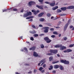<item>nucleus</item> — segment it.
<instances>
[{
	"instance_id": "obj_1",
	"label": "nucleus",
	"mask_w": 74,
	"mask_h": 74,
	"mask_svg": "<svg viewBox=\"0 0 74 74\" xmlns=\"http://www.w3.org/2000/svg\"><path fill=\"white\" fill-rule=\"evenodd\" d=\"M50 52H51V53H49L47 54V55H52V53L53 54H55L57 53L58 52V51L57 50H50Z\"/></svg>"
},
{
	"instance_id": "obj_2",
	"label": "nucleus",
	"mask_w": 74,
	"mask_h": 74,
	"mask_svg": "<svg viewBox=\"0 0 74 74\" xmlns=\"http://www.w3.org/2000/svg\"><path fill=\"white\" fill-rule=\"evenodd\" d=\"M61 63H64L65 64H70V62L69 61H67L66 60H62L60 61Z\"/></svg>"
},
{
	"instance_id": "obj_3",
	"label": "nucleus",
	"mask_w": 74,
	"mask_h": 74,
	"mask_svg": "<svg viewBox=\"0 0 74 74\" xmlns=\"http://www.w3.org/2000/svg\"><path fill=\"white\" fill-rule=\"evenodd\" d=\"M36 7H37V8H39V9H40L41 10H43V7H44V6H39L38 5H36Z\"/></svg>"
},
{
	"instance_id": "obj_4",
	"label": "nucleus",
	"mask_w": 74,
	"mask_h": 74,
	"mask_svg": "<svg viewBox=\"0 0 74 74\" xmlns=\"http://www.w3.org/2000/svg\"><path fill=\"white\" fill-rule=\"evenodd\" d=\"M74 6H69L67 8V9H74Z\"/></svg>"
},
{
	"instance_id": "obj_5",
	"label": "nucleus",
	"mask_w": 74,
	"mask_h": 74,
	"mask_svg": "<svg viewBox=\"0 0 74 74\" xmlns=\"http://www.w3.org/2000/svg\"><path fill=\"white\" fill-rule=\"evenodd\" d=\"M33 56L35 57H37L38 56V54L36 52L34 51V52Z\"/></svg>"
},
{
	"instance_id": "obj_6",
	"label": "nucleus",
	"mask_w": 74,
	"mask_h": 74,
	"mask_svg": "<svg viewBox=\"0 0 74 74\" xmlns=\"http://www.w3.org/2000/svg\"><path fill=\"white\" fill-rule=\"evenodd\" d=\"M35 4V2H34L31 1L29 3V4L30 6L32 5H33V4Z\"/></svg>"
},
{
	"instance_id": "obj_7",
	"label": "nucleus",
	"mask_w": 74,
	"mask_h": 74,
	"mask_svg": "<svg viewBox=\"0 0 74 74\" xmlns=\"http://www.w3.org/2000/svg\"><path fill=\"white\" fill-rule=\"evenodd\" d=\"M61 47H60V50H63L64 49H66V47L64 46H62V45H61Z\"/></svg>"
},
{
	"instance_id": "obj_8",
	"label": "nucleus",
	"mask_w": 74,
	"mask_h": 74,
	"mask_svg": "<svg viewBox=\"0 0 74 74\" xmlns=\"http://www.w3.org/2000/svg\"><path fill=\"white\" fill-rule=\"evenodd\" d=\"M32 12H34V15H37V13L36 11V10H32Z\"/></svg>"
},
{
	"instance_id": "obj_9",
	"label": "nucleus",
	"mask_w": 74,
	"mask_h": 74,
	"mask_svg": "<svg viewBox=\"0 0 74 74\" xmlns=\"http://www.w3.org/2000/svg\"><path fill=\"white\" fill-rule=\"evenodd\" d=\"M61 45H57L54 46L55 48H60L61 47Z\"/></svg>"
},
{
	"instance_id": "obj_10",
	"label": "nucleus",
	"mask_w": 74,
	"mask_h": 74,
	"mask_svg": "<svg viewBox=\"0 0 74 74\" xmlns=\"http://www.w3.org/2000/svg\"><path fill=\"white\" fill-rule=\"evenodd\" d=\"M50 5L51 6H52V7L54 6L55 5V1H54L53 3H50Z\"/></svg>"
},
{
	"instance_id": "obj_11",
	"label": "nucleus",
	"mask_w": 74,
	"mask_h": 74,
	"mask_svg": "<svg viewBox=\"0 0 74 74\" xmlns=\"http://www.w3.org/2000/svg\"><path fill=\"white\" fill-rule=\"evenodd\" d=\"M29 50H32V51H35V47H33L29 49Z\"/></svg>"
},
{
	"instance_id": "obj_12",
	"label": "nucleus",
	"mask_w": 74,
	"mask_h": 74,
	"mask_svg": "<svg viewBox=\"0 0 74 74\" xmlns=\"http://www.w3.org/2000/svg\"><path fill=\"white\" fill-rule=\"evenodd\" d=\"M28 14H27V13H25L23 15V17L24 18H26V17H27L28 16Z\"/></svg>"
},
{
	"instance_id": "obj_13",
	"label": "nucleus",
	"mask_w": 74,
	"mask_h": 74,
	"mask_svg": "<svg viewBox=\"0 0 74 74\" xmlns=\"http://www.w3.org/2000/svg\"><path fill=\"white\" fill-rule=\"evenodd\" d=\"M66 9H67V8L66 7L62 8H61V9L62 11H65V10H66Z\"/></svg>"
},
{
	"instance_id": "obj_14",
	"label": "nucleus",
	"mask_w": 74,
	"mask_h": 74,
	"mask_svg": "<svg viewBox=\"0 0 74 74\" xmlns=\"http://www.w3.org/2000/svg\"><path fill=\"white\" fill-rule=\"evenodd\" d=\"M59 66L58 65H55L53 67L54 68V69H58V68L59 67Z\"/></svg>"
},
{
	"instance_id": "obj_15",
	"label": "nucleus",
	"mask_w": 74,
	"mask_h": 74,
	"mask_svg": "<svg viewBox=\"0 0 74 74\" xmlns=\"http://www.w3.org/2000/svg\"><path fill=\"white\" fill-rule=\"evenodd\" d=\"M44 40H45V41H47L48 40H49V38L48 37H45V38H44Z\"/></svg>"
},
{
	"instance_id": "obj_16",
	"label": "nucleus",
	"mask_w": 74,
	"mask_h": 74,
	"mask_svg": "<svg viewBox=\"0 0 74 74\" xmlns=\"http://www.w3.org/2000/svg\"><path fill=\"white\" fill-rule=\"evenodd\" d=\"M44 13L42 12L40 14L38 15V16L39 17H41L42 16V15H44Z\"/></svg>"
},
{
	"instance_id": "obj_17",
	"label": "nucleus",
	"mask_w": 74,
	"mask_h": 74,
	"mask_svg": "<svg viewBox=\"0 0 74 74\" xmlns=\"http://www.w3.org/2000/svg\"><path fill=\"white\" fill-rule=\"evenodd\" d=\"M34 17L32 16H29L26 18V19H30L31 18H33Z\"/></svg>"
},
{
	"instance_id": "obj_18",
	"label": "nucleus",
	"mask_w": 74,
	"mask_h": 74,
	"mask_svg": "<svg viewBox=\"0 0 74 74\" xmlns=\"http://www.w3.org/2000/svg\"><path fill=\"white\" fill-rule=\"evenodd\" d=\"M58 6H56V7H53L52 8V10H56V9H57V8H58Z\"/></svg>"
},
{
	"instance_id": "obj_19",
	"label": "nucleus",
	"mask_w": 74,
	"mask_h": 74,
	"mask_svg": "<svg viewBox=\"0 0 74 74\" xmlns=\"http://www.w3.org/2000/svg\"><path fill=\"white\" fill-rule=\"evenodd\" d=\"M30 32V33H32V34H35V33H36V31H35V30H34L32 31H31Z\"/></svg>"
},
{
	"instance_id": "obj_20",
	"label": "nucleus",
	"mask_w": 74,
	"mask_h": 74,
	"mask_svg": "<svg viewBox=\"0 0 74 74\" xmlns=\"http://www.w3.org/2000/svg\"><path fill=\"white\" fill-rule=\"evenodd\" d=\"M52 60H53V57L52 56H51L49 58V61L50 62L52 61Z\"/></svg>"
},
{
	"instance_id": "obj_21",
	"label": "nucleus",
	"mask_w": 74,
	"mask_h": 74,
	"mask_svg": "<svg viewBox=\"0 0 74 74\" xmlns=\"http://www.w3.org/2000/svg\"><path fill=\"white\" fill-rule=\"evenodd\" d=\"M45 33H48V28H45V29L44 31Z\"/></svg>"
},
{
	"instance_id": "obj_22",
	"label": "nucleus",
	"mask_w": 74,
	"mask_h": 74,
	"mask_svg": "<svg viewBox=\"0 0 74 74\" xmlns=\"http://www.w3.org/2000/svg\"><path fill=\"white\" fill-rule=\"evenodd\" d=\"M27 14H28V16H29L30 15H32V12H27Z\"/></svg>"
},
{
	"instance_id": "obj_23",
	"label": "nucleus",
	"mask_w": 74,
	"mask_h": 74,
	"mask_svg": "<svg viewBox=\"0 0 74 74\" xmlns=\"http://www.w3.org/2000/svg\"><path fill=\"white\" fill-rule=\"evenodd\" d=\"M59 61H53L52 62L53 64H55V63H59Z\"/></svg>"
},
{
	"instance_id": "obj_24",
	"label": "nucleus",
	"mask_w": 74,
	"mask_h": 74,
	"mask_svg": "<svg viewBox=\"0 0 74 74\" xmlns=\"http://www.w3.org/2000/svg\"><path fill=\"white\" fill-rule=\"evenodd\" d=\"M40 21V22H44V18H41L39 19Z\"/></svg>"
},
{
	"instance_id": "obj_25",
	"label": "nucleus",
	"mask_w": 74,
	"mask_h": 74,
	"mask_svg": "<svg viewBox=\"0 0 74 74\" xmlns=\"http://www.w3.org/2000/svg\"><path fill=\"white\" fill-rule=\"evenodd\" d=\"M51 41L52 40L49 39V40L46 41V42L47 43H49V42H51Z\"/></svg>"
},
{
	"instance_id": "obj_26",
	"label": "nucleus",
	"mask_w": 74,
	"mask_h": 74,
	"mask_svg": "<svg viewBox=\"0 0 74 74\" xmlns=\"http://www.w3.org/2000/svg\"><path fill=\"white\" fill-rule=\"evenodd\" d=\"M67 52H72V50L71 49H68L67 50Z\"/></svg>"
},
{
	"instance_id": "obj_27",
	"label": "nucleus",
	"mask_w": 74,
	"mask_h": 74,
	"mask_svg": "<svg viewBox=\"0 0 74 74\" xmlns=\"http://www.w3.org/2000/svg\"><path fill=\"white\" fill-rule=\"evenodd\" d=\"M69 25V24L68 23H67L64 26V28H67V26H68V25Z\"/></svg>"
},
{
	"instance_id": "obj_28",
	"label": "nucleus",
	"mask_w": 74,
	"mask_h": 74,
	"mask_svg": "<svg viewBox=\"0 0 74 74\" xmlns=\"http://www.w3.org/2000/svg\"><path fill=\"white\" fill-rule=\"evenodd\" d=\"M43 62V61L42 60L40 61L39 62V63L38 64V66H40V64H41V63H42Z\"/></svg>"
},
{
	"instance_id": "obj_29",
	"label": "nucleus",
	"mask_w": 74,
	"mask_h": 74,
	"mask_svg": "<svg viewBox=\"0 0 74 74\" xmlns=\"http://www.w3.org/2000/svg\"><path fill=\"white\" fill-rule=\"evenodd\" d=\"M40 47L41 48H44V46L43 44H41L40 45Z\"/></svg>"
},
{
	"instance_id": "obj_30",
	"label": "nucleus",
	"mask_w": 74,
	"mask_h": 74,
	"mask_svg": "<svg viewBox=\"0 0 74 74\" xmlns=\"http://www.w3.org/2000/svg\"><path fill=\"white\" fill-rule=\"evenodd\" d=\"M47 16L48 17H50V16H51V14H50L49 13L47 14Z\"/></svg>"
},
{
	"instance_id": "obj_31",
	"label": "nucleus",
	"mask_w": 74,
	"mask_h": 74,
	"mask_svg": "<svg viewBox=\"0 0 74 74\" xmlns=\"http://www.w3.org/2000/svg\"><path fill=\"white\" fill-rule=\"evenodd\" d=\"M24 49L25 51H27V52L28 51V50H27V49L26 47H24Z\"/></svg>"
},
{
	"instance_id": "obj_32",
	"label": "nucleus",
	"mask_w": 74,
	"mask_h": 74,
	"mask_svg": "<svg viewBox=\"0 0 74 74\" xmlns=\"http://www.w3.org/2000/svg\"><path fill=\"white\" fill-rule=\"evenodd\" d=\"M57 12L58 13L61 12H62V11L61 10L58 9L57 10Z\"/></svg>"
},
{
	"instance_id": "obj_33",
	"label": "nucleus",
	"mask_w": 74,
	"mask_h": 74,
	"mask_svg": "<svg viewBox=\"0 0 74 74\" xmlns=\"http://www.w3.org/2000/svg\"><path fill=\"white\" fill-rule=\"evenodd\" d=\"M53 33L54 34H57L58 32H53Z\"/></svg>"
},
{
	"instance_id": "obj_34",
	"label": "nucleus",
	"mask_w": 74,
	"mask_h": 74,
	"mask_svg": "<svg viewBox=\"0 0 74 74\" xmlns=\"http://www.w3.org/2000/svg\"><path fill=\"white\" fill-rule=\"evenodd\" d=\"M60 69L61 70H63V67L62 66H60Z\"/></svg>"
},
{
	"instance_id": "obj_35",
	"label": "nucleus",
	"mask_w": 74,
	"mask_h": 74,
	"mask_svg": "<svg viewBox=\"0 0 74 74\" xmlns=\"http://www.w3.org/2000/svg\"><path fill=\"white\" fill-rule=\"evenodd\" d=\"M42 69H43V68L40 67L39 69V70H40V71H42Z\"/></svg>"
},
{
	"instance_id": "obj_36",
	"label": "nucleus",
	"mask_w": 74,
	"mask_h": 74,
	"mask_svg": "<svg viewBox=\"0 0 74 74\" xmlns=\"http://www.w3.org/2000/svg\"><path fill=\"white\" fill-rule=\"evenodd\" d=\"M74 45V43L73 45L71 44L69 45V47H73Z\"/></svg>"
},
{
	"instance_id": "obj_37",
	"label": "nucleus",
	"mask_w": 74,
	"mask_h": 74,
	"mask_svg": "<svg viewBox=\"0 0 74 74\" xmlns=\"http://www.w3.org/2000/svg\"><path fill=\"white\" fill-rule=\"evenodd\" d=\"M67 38L66 37H65L64 38V41H66L67 40Z\"/></svg>"
},
{
	"instance_id": "obj_38",
	"label": "nucleus",
	"mask_w": 74,
	"mask_h": 74,
	"mask_svg": "<svg viewBox=\"0 0 74 74\" xmlns=\"http://www.w3.org/2000/svg\"><path fill=\"white\" fill-rule=\"evenodd\" d=\"M45 4H50V2H49L48 1H46L45 2Z\"/></svg>"
},
{
	"instance_id": "obj_39",
	"label": "nucleus",
	"mask_w": 74,
	"mask_h": 74,
	"mask_svg": "<svg viewBox=\"0 0 74 74\" xmlns=\"http://www.w3.org/2000/svg\"><path fill=\"white\" fill-rule=\"evenodd\" d=\"M30 40H32V41H34V38L33 37H31L30 38Z\"/></svg>"
},
{
	"instance_id": "obj_40",
	"label": "nucleus",
	"mask_w": 74,
	"mask_h": 74,
	"mask_svg": "<svg viewBox=\"0 0 74 74\" xmlns=\"http://www.w3.org/2000/svg\"><path fill=\"white\" fill-rule=\"evenodd\" d=\"M38 1L40 3H42L44 1V0H38Z\"/></svg>"
},
{
	"instance_id": "obj_41",
	"label": "nucleus",
	"mask_w": 74,
	"mask_h": 74,
	"mask_svg": "<svg viewBox=\"0 0 74 74\" xmlns=\"http://www.w3.org/2000/svg\"><path fill=\"white\" fill-rule=\"evenodd\" d=\"M50 30L51 32H53L54 31V29L53 28L50 29Z\"/></svg>"
},
{
	"instance_id": "obj_42",
	"label": "nucleus",
	"mask_w": 74,
	"mask_h": 74,
	"mask_svg": "<svg viewBox=\"0 0 74 74\" xmlns=\"http://www.w3.org/2000/svg\"><path fill=\"white\" fill-rule=\"evenodd\" d=\"M60 16H64V15H66V14H60Z\"/></svg>"
},
{
	"instance_id": "obj_43",
	"label": "nucleus",
	"mask_w": 74,
	"mask_h": 74,
	"mask_svg": "<svg viewBox=\"0 0 74 74\" xmlns=\"http://www.w3.org/2000/svg\"><path fill=\"white\" fill-rule=\"evenodd\" d=\"M34 37H38V34H34Z\"/></svg>"
},
{
	"instance_id": "obj_44",
	"label": "nucleus",
	"mask_w": 74,
	"mask_h": 74,
	"mask_svg": "<svg viewBox=\"0 0 74 74\" xmlns=\"http://www.w3.org/2000/svg\"><path fill=\"white\" fill-rule=\"evenodd\" d=\"M52 73L53 74H55L56 73V71L53 70L52 71Z\"/></svg>"
},
{
	"instance_id": "obj_45",
	"label": "nucleus",
	"mask_w": 74,
	"mask_h": 74,
	"mask_svg": "<svg viewBox=\"0 0 74 74\" xmlns=\"http://www.w3.org/2000/svg\"><path fill=\"white\" fill-rule=\"evenodd\" d=\"M51 37H52V38H55V36L54 35H52L51 36Z\"/></svg>"
},
{
	"instance_id": "obj_46",
	"label": "nucleus",
	"mask_w": 74,
	"mask_h": 74,
	"mask_svg": "<svg viewBox=\"0 0 74 74\" xmlns=\"http://www.w3.org/2000/svg\"><path fill=\"white\" fill-rule=\"evenodd\" d=\"M17 10H18L16 9H13V11H16Z\"/></svg>"
},
{
	"instance_id": "obj_47",
	"label": "nucleus",
	"mask_w": 74,
	"mask_h": 74,
	"mask_svg": "<svg viewBox=\"0 0 74 74\" xmlns=\"http://www.w3.org/2000/svg\"><path fill=\"white\" fill-rule=\"evenodd\" d=\"M51 19H54V17L53 16H52L51 17Z\"/></svg>"
},
{
	"instance_id": "obj_48",
	"label": "nucleus",
	"mask_w": 74,
	"mask_h": 74,
	"mask_svg": "<svg viewBox=\"0 0 74 74\" xmlns=\"http://www.w3.org/2000/svg\"><path fill=\"white\" fill-rule=\"evenodd\" d=\"M37 70L36 69H34V73H36V72H37Z\"/></svg>"
},
{
	"instance_id": "obj_49",
	"label": "nucleus",
	"mask_w": 74,
	"mask_h": 74,
	"mask_svg": "<svg viewBox=\"0 0 74 74\" xmlns=\"http://www.w3.org/2000/svg\"><path fill=\"white\" fill-rule=\"evenodd\" d=\"M32 26L33 28H36V27L34 25H32Z\"/></svg>"
},
{
	"instance_id": "obj_50",
	"label": "nucleus",
	"mask_w": 74,
	"mask_h": 74,
	"mask_svg": "<svg viewBox=\"0 0 74 74\" xmlns=\"http://www.w3.org/2000/svg\"><path fill=\"white\" fill-rule=\"evenodd\" d=\"M28 74H32V71H30L28 73Z\"/></svg>"
},
{
	"instance_id": "obj_51",
	"label": "nucleus",
	"mask_w": 74,
	"mask_h": 74,
	"mask_svg": "<svg viewBox=\"0 0 74 74\" xmlns=\"http://www.w3.org/2000/svg\"><path fill=\"white\" fill-rule=\"evenodd\" d=\"M50 68L52 69H53V66H52V65H51L50 66Z\"/></svg>"
},
{
	"instance_id": "obj_52",
	"label": "nucleus",
	"mask_w": 74,
	"mask_h": 74,
	"mask_svg": "<svg viewBox=\"0 0 74 74\" xmlns=\"http://www.w3.org/2000/svg\"><path fill=\"white\" fill-rule=\"evenodd\" d=\"M7 11V9H4L3 10V12H5V11Z\"/></svg>"
},
{
	"instance_id": "obj_53",
	"label": "nucleus",
	"mask_w": 74,
	"mask_h": 74,
	"mask_svg": "<svg viewBox=\"0 0 74 74\" xmlns=\"http://www.w3.org/2000/svg\"><path fill=\"white\" fill-rule=\"evenodd\" d=\"M46 66L47 65H46V64H44L43 65V67H44V68H45V67H46Z\"/></svg>"
},
{
	"instance_id": "obj_54",
	"label": "nucleus",
	"mask_w": 74,
	"mask_h": 74,
	"mask_svg": "<svg viewBox=\"0 0 74 74\" xmlns=\"http://www.w3.org/2000/svg\"><path fill=\"white\" fill-rule=\"evenodd\" d=\"M25 66H29V65L28 64H25Z\"/></svg>"
},
{
	"instance_id": "obj_55",
	"label": "nucleus",
	"mask_w": 74,
	"mask_h": 74,
	"mask_svg": "<svg viewBox=\"0 0 74 74\" xmlns=\"http://www.w3.org/2000/svg\"><path fill=\"white\" fill-rule=\"evenodd\" d=\"M23 12V9L21 11V12Z\"/></svg>"
},
{
	"instance_id": "obj_56",
	"label": "nucleus",
	"mask_w": 74,
	"mask_h": 74,
	"mask_svg": "<svg viewBox=\"0 0 74 74\" xmlns=\"http://www.w3.org/2000/svg\"><path fill=\"white\" fill-rule=\"evenodd\" d=\"M41 72L42 73H44V72H45V71L44 70H43Z\"/></svg>"
},
{
	"instance_id": "obj_57",
	"label": "nucleus",
	"mask_w": 74,
	"mask_h": 74,
	"mask_svg": "<svg viewBox=\"0 0 74 74\" xmlns=\"http://www.w3.org/2000/svg\"><path fill=\"white\" fill-rule=\"evenodd\" d=\"M40 12V10H37L36 12H37V13H38V12Z\"/></svg>"
},
{
	"instance_id": "obj_58",
	"label": "nucleus",
	"mask_w": 74,
	"mask_h": 74,
	"mask_svg": "<svg viewBox=\"0 0 74 74\" xmlns=\"http://www.w3.org/2000/svg\"><path fill=\"white\" fill-rule=\"evenodd\" d=\"M57 56L58 57H60V55H59V54H57Z\"/></svg>"
},
{
	"instance_id": "obj_59",
	"label": "nucleus",
	"mask_w": 74,
	"mask_h": 74,
	"mask_svg": "<svg viewBox=\"0 0 74 74\" xmlns=\"http://www.w3.org/2000/svg\"><path fill=\"white\" fill-rule=\"evenodd\" d=\"M39 26L40 27H42V25H39Z\"/></svg>"
},
{
	"instance_id": "obj_60",
	"label": "nucleus",
	"mask_w": 74,
	"mask_h": 74,
	"mask_svg": "<svg viewBox=\"0 0 74 74\" xmlns=\"http://www.w3.org/2000/svg\"><path fill=\"white\" fill-rule=\"evenodd\" d=\"M44 64V62H42L41 64V66H42V65H43V64Z\"/></svg>"
},
{
	"instance_id": "obj_61",
	"label": "nucleus",
	"mask_w": 74,
	"mask_h": 74,
	"mask_svg": "<svg viewBox=\"0 0 74 74\" xmlns=\"http://www.w3.org/2000/svg\"><path fill=\"white\" fill-rule=\"evenodd\" d=\"M67 52V50L64 51V53Z\"/></svg>"
},
{
	"instance_id": "obj_62",
	"label": "nucleus",
	"mask_w": 74,
	"mask_h": 74,
	"mask_svg": "<svg viewBox=\"0 0 74 74\" xmlns=\"http://www.w3.org/2000/svg\"><path fill=\"white\" fill-rule=\"evenodd\" d=\"M73 26L71 25L70 26V28H73Z\"/></svg>"
},
{
	"instance_id": "obj_63",
	"label": "nucleus",
	"mask_w": 74,
	"mask_h": 74,
	"mask_svg": "<svg viewBox=\"0 0 74 74\" xmlns=\"http://www.w3.org/2000/svg\"><path fill=\"white\" fill-rule=\"evenodd\" d=\"M15 74H20V73H18V72H15Z\"/></svg>"
},
{
	"instance_id": "obj_64",
	"label": "nucleus",
	"mask_w": 74,
	"mask_h": 74,
	"mask_svg": "<svg viewBox=\"0 0 74 74\" xmlns=\"http://www.w3.org/2000/svg\"><path fill=\"white\" fill-rule=\"evenodd\" d=\"M60 36H61V34H60L59 35V37H60Z\"/></svg>"
}]
</instances>
